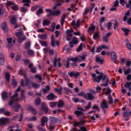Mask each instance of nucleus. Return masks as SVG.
Returning <instances> with one entry per match:
<instances>
[{
  "label": "nucleus",
  "instance_id": "obj_37",
  "mask_svg": "<svg viewBox=\"0 0 131 131\" xmlns=\"http://www.w3.org/2000/svg\"><path fill=\"white\" fill-rule=\"evenodd\" d=\"M50 106L51 107H52L55 106L56 105L58 104L57 102H51L49 103Z\"/></svg>",
  "mask_w": 131,
  "mask_h": 131
},
{
  "label": "nucleus",
  "instance_id": "obj_52",
  "mask_svg": "<svg viewBox=\"0 0 131 131\" xmlns=\"http://www.w3.org/2000/svg\"><path fill=\"white\" fill-rule=\"evenodd\" d=\"M14 5V6L11 7V8L14 10H17L18 9V6L16 5H15H15Z\"/></svg>",
  "mask_w": 131,
  "mask_h": 131
},
{
  "label": "nucleus",
  "instance_id": "obj_17",
  "mask_svg": "<svg viewBox=\"0 0 131 131\" xmlns=\"http://www.w3.org/2000/svg\"><path fill=\"white\" fill-rule=\"evenodd\" d=\"M131 115V112L129 110H127L123 113V116L124 117H126L128 116H130Z\"/></svg>",
  "mask_w": 131,
  "mask_h": 131
},
{
  "label": "nucleus",
  "instance_id": "obj_24",
  "mask_svg": "<svg viewBox=\"0 0 131 131\" xmlns=\"http://www.w3.org/2000/svg\"><path fill=\"white\" fill-rule=\"evenodd\" d=\"M58 119L56 118L52 117L50 118V122L54 123H56L58 121Z\"/></svg>",
  "mask_w": 131,
  "mask_h": 131
},
{
  "label": "nucleus",
  "instance_id": "obj_4",
  "mask_svg": "<svg viewBox=\"0 0 131 131\" xmlns=\"http://www.w3.org/2000/svg\"><path fill=\"white\" fill-rule=\"evenodd\" d=\"M16 36L18 37V41L19 43H21L26 38V37L23 35L22 32H17Z\"/></svg>",
  "mask_w": 131,
  "mask_h": 131
},
{
  "label": "nucleus",
  "instance_id": "obj_63",
  "mask_svg": "<svg viewBox=\"0 0 131 131\" xmlns=\"http://www.w3.org/2000/svg\"><path fill=\"white\" fill-rule=\"evenodd\" d=\"M64 89L67 92V94H68L72 92L71 91L70 89H68L67 88H64Z\"/></svg>",
  "mask_w": 131,
  "mask_h": 131
},
{
  "label": "nucleus",
  "instance_id": "obj_43",
  "mask_svg": "<svg viewBox=\"0 0 131 131\" xmlns=\"http://www.w3.org/2000/svg\"><path fill=\"white\" fill-rule=\"evenodd\" d=\"M6 4L7 6H9L15 5V3H14L13 2L11 1H9L8 0L7 1Z\"/></svg>",
  "mask_w": 131,
  "mask_h": 131
},
{
  "label": "nucleus",
  "instance_id": "obj_6",
  "mask_svg": "<svg viewBox=\"0 0 131 131\" xmlns=\"http://www.w3.org/2000/svg\"><path fill=\"white\" fill-rule=\"evenodd\" d=\"M18 97V94L16 93L11 97V101L9 102V105H11L13 104V103L14 102L15 100L17 101L20 100V99L19 98H15Z\"/></svg>",
  "mask_w": 131,
  "mask_h": 131
},
{
  "label": "nucleus",
  "instance_id": "obj_51",
  "mask_svg": "<svg viewBox=\"0 0 131 131\" xmlns=\"http://www.w3.org/2000/svg\"><path fill=\"white\" fill-rule=\"evenodd\" d=\"M23 61L24 62V64L25 65H28L30 62L29 60L28 59H24Z\"/></svg>",
  "mask_w": 131,
  "mask_h": 131
},
{
  "label": "nucleus",
  "instance_id": "obj_32",
  "mask_svg": "<svg viewBox=\"0 0 131 131\" xmlns=\"http://www.w3.org/2000/svg\"><path fill=\"white\" fill-rule=\"evenodd\" d=\"M58 3L57 4V6H60L62 4L65 2V0H58Z\"/></svg>",
  "mask_w": 131,
  "mask_h": 131
},
{
  "label": "nucleus",
  "instance_id": "obj_20",
  "mask_svg": "<svg viewBox=\"0 0 131 131\" xmlns=\"http://www.w3.org/2000/svg\"><path fill=\"white\" fill-rule=\"evenodd\" d=\"M41 108L42 110L44 111L45 113H49V112H48V108L47 106L42 104L41 105Z\"/></svg>",
  "mask_w": 131,
  "mask_h": 131
},
{
  "label": "nucleus",
  "instance_id": "obj_8",
  "mask_svg": "<svg viewBox=\"0 0 131 131\" xmlns=\"http://www.w3.org/2000/svg\"><path fill=\"white\" fill-rule=\"evenodd\" d=\"M2 98L3 101L7 100L8 98V94L7 92L3 91L1 93Z\"/></svg>",
  "mask_w": 131,
  "mask_h": 131
},
{
  "label": "nucleus",
  "instance_id": "obj_35",
  "mask_svg": "<svg viewBox=\"0 0 131 131\" xmlns=\"http://www.w3.org/2000/svg\"><path fill=\"white\" fill-rule=\"evenodd\" d=\"M122 30L125 32V35H127L129 32V29L127 28H121Z\"/></svg>",
  "mask_w": 131,
  "mask_h": 131
},
{
  "label": "nucleus",
  "instance_id": "obj_60",
  "mask_svg": "<svg viewBox=\"0 0 131 131\" xmlns=\"http://www.w3.org/2000/svg\"><path fill=\"white\" fill-rule=\"evenodd\" d=\"M63 50H67V51L71 50L70 48L68 46H66L64 47L63 48Z\"/></svg>",
  "mask_w": 131,
  "mask_h": 131
},
{
  "label": "nucleus",
  "instance_id": "obj_7",
  "mask_svg": "<svg viewBox=\"0 0 131 131\" xmlns=\"http://www.w3.org/2000/svg\"><path fill=\"white\" fill-rule=\"evenodd\" d=\"M9 119L6 118H0V127L6 125L9 122Z\"/></svg>",
  "mask_w": 131,
  "mask_h": 131
},
{
  "label": "nucleus",
  "instance_id": "obj_64",
  "mask_svg": "<svg viewBox=\"0 0 131 131\" xmlns=\"http://www.w3.org/2000/svg\"><path fill=\"white\" fill-rule=\"evenodd\" d=\"M126 79L127 80L129 81L131 80V74H129L126 77Z\"/></svg>",
  "mask_w": 131,
  "mask_h": 131
},
{
  "label": "nucleus",
  "instance_id": "obj_57",
  "mask_svg": "<svg viewBox=\"0 0 131 131\" xmlns=\"http://www.w3.org/2000/svg\"><path fill=\"white\" fill-rule=\"evenodd\" d=\"M70 60L75 62L78 61L77 57H75V58L73 57L71 58L70 59Z\"/></svg>",
  "mask_w": 131,
  "mask_h": 131
},
{
  "label": "nucleus",
  "instance_id": "obj_30",
  "mask_svg": "<svg viewBox=\"0 0 131 131\" xmlns=\"http://www.w3.org/2000/svg\"><path fill=\"white\" fill-rule=\"evenodd\" d=\"M58 104L57 106L59 108L62 107L64 104L63 101L61 100H59Z\"/></svg>",
  "mask_w": 131,
  "mask_h": 131
},
{
  "label": "nucleus",
  "instance_id": "obj_33",
  "mask_svg": "<svg viewBox=\"0 0 131 131\" xmlns=\"http://www.w3.org/2000/svg\"><path fill=\"white\" fill-rule=\"evenodd\" d=\"M54 42H55V40H54V36L53 35H52L51 36V44L52 46L54 47L55 46L54 45Z\"/></svg>",
  "mask_w": 131,
  "mask_h": 131
},
{
  "label": "nucleus",
  "instance_id": "obj_21",
  "mask_svg": "<svg viewBox=\"0 0 131 131\" xmlns=\"http://www.w3.org/2000/svg\"><path fill=\"white\" fill-rule=\"evenodd\" d=\"M125 41L126 43V46L127 48L129 50H131V45L130 43L129 40L126 39L125 40Z\"/></svg>",
  "mask_w": 131,
  "mask_h": 131
},
{
  "label": "nucleus",
  "instance_id": "obj_49",
  "mask_svg": "<svg viewBox=\"0 0 131 131\" xmlns=\"http://www.w3.org/2000/svg\"><path fill=\"white\" fill-rule=\"evenodd\" d=\"M55 26V24L53 23L51 25V31L53 32L54 30V28Z\"/></svg>",
  "mask_w": 131,
  "mask_h": 131
},
{
  "label": "nucleus",
  "instance_id": "obj_11",
  "mask_svg": "<svg viewBox=\"0 0 131 131\" xmlns=\"http://www.w3.org/2000/svg\"><path fill=\"white\" fill-rule=\"evenodd\" d=\"M47 99L49 100H53L54 98H56L57 97L54 95L52 92L50 94L47 96Z\"/></svg>",
  "mask_w": 131,
  "mask_h": 131
},
{
  "label": "nucleus",
  "instance_id": "obj_50",
  "mask_svg": "<svg viewBox=\"0 0 131 131\" xmlns=\"http://www.w3.org/2000/svg\"><path fill=\"white\" fill-rule=\"evenodd\" d=\"M40 42L42 46H45L46 47L47 46V43L46 42L40 41Z\"/></svg>",
  "mask_w": 131,
  "mask_h": 131
},
{
  "label": "nucleus",
  "instance_id": "obj_59",
  "mask_svg": "<svg viewBox=\"0 0 131 131\" xmlns=\"http://www.w3.org/2000/svg\"><path fill=\"white\" fill-rule=\"evenodd\" d=\"M111 89L109 87H107V90L106 92V94L107 95H109L111 93Z\"/></svg>",
  "mask_w": 131,
  "mask_h": 131
},
{
  "label": "nucleus",
  "instance_id": "obj_12",
  "mask_svg": "<svg viewBox=\"0 0 131 131\" xmlns=\"http://www.w3.org/2000/svg\"><path fill=\"white\" fill-rule=\"evenodd\" d=\"M111 56L112 60L115 62L117 58V54L115 52H112L111 54Z\"/></svg>",
  "mask_w": 131,
  "mask_h": 131
},
{
  "label": "nucleus",
  "instance_id": "obj_28",
  "mask_svg": "<svg viewBox=\"0 0 131 131\" xmlns=\"http://www.w3.org/2000/svg\"><path fill=\"white\" fill-rule=\"evenodd\" d=\"M95 61L97 62H100V63L101 64H102L103 62V60L97 57H96Z\"/></svg>",
  "mask_w": 131,
  "mask_h": 131
},
{
  "label": "nucleus",
  "instance_id": "obj_48",
  "mask_svg": "<svg viewBox=\"0 0 131 131\" xmlns=\"http://www.w3.org/2000/svg\"><path fill=\"white\" fill-rule=\"evenodd\" d=\"M131 72L130 68H128L126 71H124V74L125 75H127Z\"/></svg>",
  "mask_w": 131,
  "mask_h": 131
},
{
  "label": "nucleus",
  "instance_id": "obj_13",
  "mask_svg": "<svg viewBox=\"0 0 131 131\" xmlns=\"http://www.w3.org/2000/svg\"><path fill=\"white\" fill-rule=\"evenodd\" d=\"M57 63L58 64V67H60L61 66V64L59 60L57 59L56 58H55L53 61V65L55 67H56Z\"/></svg>",
  "mask_w": 131,
  "mask_h": 131
},
{
  "label": "nucleus",
  "instance_id": "obj_3",
  "mask_svg": "<svg viewBox=\"0 0 131 131\" xmlns=\"http://www.w3.org/2000/svg\"><path fill=\"white\" fill-rule=\"evenodd\" d=\"M95 94L96 92L95 90L91 89L89 92L84 95V97L86 100L92 101L94 99Z\"/></svg>",
  "mask_w": 131,
  "mask_h": 131
},
{
  "label": "nucleus",
  "instance_id": "obj_55",
  "mask_svg": "<svg viewBox=\"0 0 131 131\" xmlns=\"http://www.w3.org/2000/svg\"><path fill=\"white\" fill-rule=\"evenodd\" d=\"M92 108L93 109H95L99 111H100V109L99 107L96 105H94L92 107Z\"/></svg>",
  "mask_w": 131,
  "mask_h": 131
},
{
  "label": "nucleus",
  "instance_id": "obj_25",
  "mask_svg": "<svg viewBox=\"0 0 131 131\" xmlns=\"http://www.w3.org/2000/svg\"><path fill=\"white\" fill-rule=\"evenodd\" d=\"M10 75L8 73H6L5 74V78L6 81L9 82L10 81Z\"/></svg>",
  "mask_w": 131,
  "mask_h": 131
},
{
  "label": "nucleus",
  "instance_id": "obj_62",
  "mask_svg": "<svg viewBox=\"0 0 131 131\" xmlns=\"http://www.w3.org/2000/svg\"><path fill=\"white\" fill-rule=\"evenodd\" d=\"M37 128L40 131H46V130L44 129L43 128L41 127L40 126L37 125Z\"/></svg>",
  "mask_w": 131,
  "mask_h": 131
},
{
  "label": "nucleus",
  "instance_id": "obj_29",
  "mask_svg": "<svg viewBox=\"0 0 131 131\" xmlns=\"http://www.w3.org/2000/svg\"><path fill=\"white\" fill-rule=\"evenodd\" d=\"M16 22V19L15 16L13 17L11 19L10 23L13 24H15Z\"/></svg>",
  "mask_w": 131,
  "mask_h": 131
},
{
  "label": "nucleus",
  "instance_id": "obj_42",
  "mask_svg": "<svg viewBox=\"0 0 131 131\" xmlns=\"http://www.w3.org/2000/svg\"><path fill=\"white\" fill-rule=\"evenodd\" d=\"M43 12V10L41 8H39L37 11V14L38 15H40Z\"/></svg>",
  "mask_w": 131,
  "mask_h": 131
},
{
  "label": "nucleus",
  "instance_id": "obj_45",
  "mask_svg": "<svg viewBox=\"0 0 131 131\" xmlns=\"http://www.w3.org/2000/svg\"><path fill=\"white\" fill-rule=\"evenodd\" d=\"M49 90V86H47L46 87V89H43L42 91L44 93H45L48 92Z\"/></svg>",
  "mask_w": 131,
  "mask_h": 131
},
{
  "label": "nucleus",
  "instance_id": "obj_31",
  "mask_svg": "<svg viewBox=\"0 0 131 131\" xmlns=\"http://www.w3.org/2000/svg\"><path fill=\"white\" fill-rule=\"evenodd\" d=\"M112 24V23L110 22L106 23V24L105 25V26L108 29L110 30L111 28Z\"/></svg>",
  "mask_w": 131,
  "mask_h": 131
},
{
  "label": "nucleus",
  "instance_id": "obj_56",
  "mask_svg": "<svg viewBox=\"0 0 131 131\" xmlns=\"http://www.w3.org/2000/svg\"><path fill=\"white\" fill-rule=\"evenodd\" d=\"M99 37V35L97 33H95L93 35V38L95 39H98Z\"/></svg>",
  "mask_w": 131,
  "mask_h": 131
},
{
  "label": "nucleus",
  "instance_id": "obj_39",
  "mask_svg": "<svg viewBox=\"0 0 131 131\" xmlns=\"http://www.w3.org/2000/svg\"><path fill=\"white\" fill-rule=\"evenodd\" d=\"M108 99L109 103L110 104H112L113 103V99L112 97L111 96L110 94L108 95Z\"/></svg>",
  "mask_w": 131,
  "mask_h": 131
},
{
  "label": "nucleus",
  "instance_id": "obj_15",
  "mask_svg": "<svg viewBox=\"0 0 131 131\" xmlns=\"http://www.w3.org/2000/svg\"><path fill=\"white\" fill-rule=\"evenodd\" d=\"M13 109L16 112H17L18 111V109L21 108V107L20 105L16 104L13 107Z\"/></svg>",
  "mask_w": 131,
  "mask_h": 131
},
{
  "label": "nucleus",
  "instance_id": "obj_19",
  "mask_svg": "<svg viewBox=\"0 0 131 131\" xmlns=\"http://www.w3.org/2000/svg\"><path fill=\"white\" fill-rule=\"evenodd\" d=\"M86 56L83 55V56L79 55L77 56V58L78 61L80 62L81 61L85 59Z\"/></svg>",
  "mask_w": 131,
  "mask_h": 131
},
{
  "label": "nucleus",
  "instance_id": "obj_36",
  "mask_svg": "<svg viewBox=\"0 0 131 131\" xmlns=\"http://www.w3.org/2000/svg\"><path fill=\"white\" fill-rule=\"evenodd\" d=\"M28 9L24 6L21 7V11L23 13H26L28 10Z\"/></svg>",
  "mask_w": 131,
  "mask_h": 131
},
{
  "label": "nucleus",
  "instance_id": "obj_40",
  "mask_svg": "<svg viewBox=\"0 0 131 131\" xmlns=\"http://www.w3.org/2000/svg\"><path fill=\"white\" fill-rule=\"evenodd\" d=\"M40 38L42 39L45 40L46 39L47 35L46 34H44L39 35Z\"/></svg>",
  "mask_w": 131,
  "mask_h": 131
},
{
  "label": "nucleus",
  "instance_id": "obj_23",
  "mask_svg": "<svg viewBox=\"0 0 131 131\" xmlns=\"http://www.w3.org/2000/svg\"><path fill=\"white\" fill-rule=\"evenodd\" d=\"M101 106L102 109L104 110L105 109L107 108L108 107L106 103L105 102H102L101 105Z\"/></svg>",
  "mask_w": 131,
  "mask_h": 131
},
{
  "label": "nucleus",
  "instance_id": "obj_38",
  "mask_svg": "<svg viewBox=\"0 0 131 131\" xmlns=\"http://www.w3.org/2000/svg\"><path fill=\"white\" fill-rule=\"evenodd\" d=\"M50 22L49 20H44L43 23V25L44 26L48 25L50 23Z\"/></svg>",
  "mask_w": 131,
  "mask_h": 131
},
{
  "label": "nucleus",
  "instance_id": "obj_16",
  "mask_svg": "<svg viewBox=\"0 0 131 131\" xmlns=\"http://www.w3.org/2000/svg\"><path fill=\"white\" fill-rule=\"evenodd\" d=\"M28 109L29 110L31 111L34 115H36V114L37 112L36 110L31 106H29L28 107Z\"/></svg>",
  "mask_w": 131,
  "mask_h": 131
},
{
  "label": "nucleus",
  "instance_id": "obj_41",
  "mask_svg": "<svg viewBox=\"0 0 131 131\" xmlns=\"http://www.w3.org/2000/svg\"><path fill=\"white\" fill-rule=\"evenodd\" d=\"M35 77L37 79L40 81H41L42 80V78L41 76L39 74H37L35 76Z\"/></svg>",
  "mask_w": 131,
  "mask_h": 131
},
{
  "label": "nucleus",
  "instance_id": "obj_1",
  "mask_svg": "<svg viewBox=\"0 0 131 131\" xmlns=\"http://www.w3.org/2000/svg\"><path fill=\"white\" fill-rule=\"evenodd\" d=\"M96 73L98 74L99 75L96 77V75L95 74H92V77L93 78V80L94 82H97L99 83L101 80L103 81L106 80V83L103 84V85L104 86H106L108 85L109 81L108 78L102 72H100L98 71L97 70H96Z\"/></svg>",
  "mask_w": 131,
  "mask_h": 131
},
{
  "label": "nucleus",
  "instance_id": "obj_9",
  "mask_svg": "<svg viewBox=\"0 0 131 131\" xmlns=\"http://www.w3.org/2000/svg\"><path fill=\"white\" fill-rule=\"evenodd\" d=\"M48 121V119L47 117L44 116L42 118L41 121V126L42 127H44L45 125V123L47 122Z\"/></svg>",
  "mask_w": 131,
  "mask_h": 131
},
{
  "label": "nucleus",
  "instance_id": "obj_61",
  "mask_svg": "<svg viewBox=\"0 0 131 131\" xmlns=\"http://www.w3.org/2000/svg\"><path fill=\"white\" fill-rule=\"evenodd\" d=\"M91 102H89L88 103V106H86L84 107V108L87 109H89L91 107Z\"/></svg>",
  "mask_w": 131,
  "mask_h": 131
},
{
  "label": "nucleus",
  "instance_id": "obj_44",
  "mask_svg": "<svg viewBox=\"0 0 131 131\" xmlns=\"http://www.w3.org/2000/svg\"><path fill=\"white\" fill-rule=\"evenodd\" d=\"M74 113L78 116H79L80 115L83 114V113L82 112L78 110L75 111L74 112Z\"/></svg>",
  "mask_w": 131,
  "mask_h": 131
},
{
  "label": "nucleus",
  "instance_id": "obj_10",
  "mask_svg": "<svg viewBox=\"0 0 131 131\" xmlns=\"http://www.w3.org/2000/svg\"><path fill=\"white\" fill-rule=\"evenodd\" d=\"M4 56L3 53H0V65H3L4 62Z\"/></svg>",
  "mask_w": 131,
  "mask_h": 131
},
{
  "label": "nucleus",
  "instance_id": "obj_2",
  "mask_svg": "<svg viewBox=\"0 0 131 131\" xmlns=\"http://www.w3.org/2000/svg\"><path fill=\"white\" fill-rule=\"evenodd\" d=\"M18 74H21V75H24V78L26 80V85L27 86L28 89H31L32 87L35 89H37L40 86V84L36 83H32L31 81H30L28 78H27L26 73L24 70H20Z\"/></svg>",
  "mask_w": 131,
  "mask_h": 131
},
{
  "label": "nucleus",
  "instance_id": "obj_5",
  "mask_svg": "<svg viewBox=\"0 0 131 131\" xmlns=\"http://www.w3.org/2000/svg\"><path fill=\"white\" fill-rule=\"evenodd\" d=\"M78 38L75 37H74L71 41L69 42L70 46L71 48H72L73 47L74 44L76 45L78 43Z\"/></svg>",
  "mask_w": 131,
  "mask_h": 131
},
{
  "label": "nucleus",
  "instance_id": "obj_53",
  "mask_svg": "<svg viewBox=\"0 0 131 131\" xmlns=\"http://www.w3.org/2000/svg\"><path fill=\"white\" fill-rule=\"evenodd\" d=\"M95 28V27L93 25V26L89 27L88 29V32H89L90 31L94 30Z\"/></svg>",
  "mask_w": 131,
  "mask_h": 131
},
{
  "label": "nucleus",
  "instance_id": "obj_54",
  "mask_svg": "<svg viewBox=\"0 0 131 131\" xmlns=\"http://www.w3.org/2000/svg\"><path fill=\"white\" fill-rule=\"evenodd\" d=\"M78 131H87V130L84 126H83L80 127V129L78 130Z\"/></svg>",
  "mask_w": 131,
  "mask_h": 131
},
{
  "label": "nucleus",
  "instance_id": "obj_26",
  "mask_svg": "<svg viewBox=\"0 0 131 131\" xmlns=\"http://www.w3.org/2000/svg\"><path fill=\"white\" fill-rule=\"evenodd\" d=\"M61 13V12L59 9L53 11V16H58Z\"/></svg>",
  "mask_w": 131,
  "mask_h": 131
},
{
  "label": "nucleus",
  "instance_id": "obj_47",
  "mask_svg": "<svg viewBox=\"0 0 131 131\" xmlns=\"http://www.w3.org/2000/svg\"><path fill=\"white\" fill-rule=\"evenodd\" d=\"M12 85L14 87H16L17 85V82L14 79H12Z\"/></svg>",
  "mask_w": 131,
  "mask_h": 131
},
{
  "label": "nucleus",
  "instance_id": "obj_34",
  "mask_svg": "<svg viewBox=\"0 0 131 131\" xmlns=\"http://www.w3.org/2000/svg\"><path fill=\"white\" fill-rule=\"evenodd\" d=\"M105 18L104 17H102L100 20V26L101 28H102V23L104 22L105 21Z\"/></svg>",
  "mask_w": 131,
  "mask_h": 131
},
{
  "label": "nucleus",
  "instance_id": "obj_46",
  "mask_svg": "<svg viewBox=\"0 0 131 131\" xmlns=\"http://www.w3.org/2000/svg\"><path fill=\"white\" fill-rule=\"evenodd\" d=\"M30 46V43L29 42H28L25 44V48L26 49H29Z\"/></svg>",
  "mask_w": 131,
  "mask_h": 131
},
{
  "label": "nucleus",
  "instance_id": "obj_14",
  "mask_svg": "<svg viewBox=\"0 0 131 131\" xmlns=\"http://www.w3.org/2000/svg\"><path fill=\"white\" fill-rule=\"evenodd\" d=\"M2 29L4 31H7L8 29L7 26V24L6 22H4L2 24L1 26Z\"/></svg>",
  "mask_w": 131,
  "mask_h": 131
},
{
  "label": "nucleus",
  "instance_id": "obj_58",
  "mask_svg": "<svg viewBox=\"0 0 131 131\" xmlns=\"http://www.w3.org/2000/svg\"><path fill=\"white\" fill-rule=\"evenodd\" d=\"M28 54L31 56H33L34 54V52L32 50H29L28 52Z\"/></svg>",
  "mask_w": 131,
  "mask_h": 131
},
{
  "label": "nucleus",
  "instance_id": "obj_18",
  "mask_svg": "<svg viewBox=\"0 0 131 131\" xmlns=\"http://www.w3.org/2000/svg\"><path fill=\"white\" fill-rule=\"evenodd\" d=\"M125 87L129 88V91H131V81L130 82H126V84L124 85Z\"/></svg>",
  "mask_w": 131,
  "mask_h": 131
},
{
  "label": "nucleus",
  "instance_id": "obj_27",
  "mask_svg": "<svg viewBox=\"0 0 131 131\" xmlns=\"http://www.w3.org/2000/svg\"><path fill=\"white\" fill-rule=\"evenodd\" d=\"M41 103V100L39 97H38L36 99L35 103L36 106H39Z\"/></svg>",
  "mask_w": 131,
  "mask_h": 131
},
{
  "label": "nucleus",
  "instance_id": "obj_22",
  "mask_svg": "<svg viewBox=\"0 0 131 131\" xmlns=\"http://www.w3.org/2000/svg\"><path fill=\"white\" fill-rule=\"evenodd\" d=\"M24 92V90H22L20 93V96L21 98V99H20H20V100H25L26 96L25 95Z\"/></svg>",
  "mask_w": 131,
  "mask_h": 131
}]
</instances>
